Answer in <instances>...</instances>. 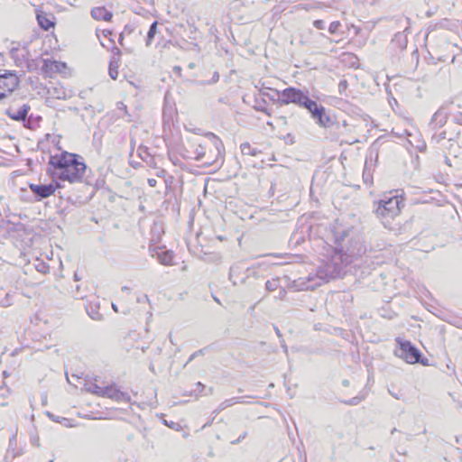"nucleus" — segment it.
I'll list each match as a JSON object with an SVG mask.
<instances>
[{"label": "nucleus", "instance_id": "obj_1", "mask_svg": "<svg viewBox=\"0 0 462 462\" xmlns=\"http://www.w3.org/2000/svg\"><path fill=\"white\" fill-rule=\"evenodd\" d=\"M50 164L57 171L56 175L60 180L70 183L81 181L87 168L85 162L79 160L78 155L67 152L51 156Z\"/></svg>", "mask_w": 462, "mask_h": 462}, {"label": "nucleus", "instance_id": "obj_2", "mask_svg": "<svg viewBox=\"0 0 462 462\" xmlns=\"http://www.w3.org/2000/svg\"><path fill=\"white\" fill-rule=\"evenodd\" d=\"M402 207H403L402 197L398 195L391 197L383 195V197L377 201L374 213L386 227L392 219L399 216Z\"/></svg>", "mask_w": 462, "mask_h": 462}, {"label": "nucleus", "instance_id": "obj_3", "mask_svg": "<svg viewBox=\"0 0 462 462\" xmlns=\"http://www.w3.org/2000/svg\"><path fill=\"white\" fill-rule=\"evenodd\" d=\"M343 271V255L340 253H335L330 260L319 266L317 276L323 282L329 279H335L341 275Z\"/></svg>", "mask_w": 462, "mask_h": 462}, {"label": "nucleus", "instance_id": "obj_4", "mask_svg": "<svg viewBox=\"0 0 462 462\" xmlns=\"http://www.w3.org/2000/svg\"><path fill=\"white\" fill-rule=\"evenodd\" d=\"M399 347L395 350V355L405 360L408 364H415L420 362V352L410 341L401 340L397 338Z\"/></svg>", "mask_w": 462, "mask_h": 462}, {"label": "nucleus", "instance_id": "obj_5", "mask_svg": "<svg viewBox=\"0 0 462 462\" xmlns=\"http://www.w3.org/2000/svg\"><path fill=\"white\" fill-rule=\"evenodd\" d=\"M277 95L281 97V104L288 105L290 103H293L301 107L308 97V95L302 90L292 87L287 88L282 92H277Z\"/></svg>", "mask_w": 462, "mask_h": 462}, {"label": "nucleus", "instance_id": "obj_6", "mask_svg": "<svg viewBox=\"0 0 462 462\" xmlns=\"http://www.w3.org/2000/svg\"><path fill=\"white\" fill-rule=\"evenodd\" d=\"M19 84V79L15 73L6 71L0 75V99L11 94Z\"/></svg>", "mask_w": 462, "mask_h": 462}, {"label": "nucleus", "instance_id": "obj_7", "mask_svg": "<svg viewBox=\"0 0 462 462\" xmlns=\"http://www.w3.org/2000/svg\"><path fill=\"white\" fill-rule=\"evenodd\" d=\"M59 186L52 183L50 184H34L30 183V190L33 193L35 199L40 201L43 199H47L54 194L55 190Z\"/></svg>", "mask_w": 462, "mask_h": 462}, {"label": "nucleus", "instance_id": "obj_8", "mask_svg": "<svg viewBox=\"0 0 462 462\" xmlns=\"http://www.w3.org/2000/svg\"><path fill=\"white\" fill-rule=\"evenodd\" d=\"M10 49L11 58L18 67H23L27 63L29 51L26 46L21 45L19 42H13Z\"/></svg>", "mask_w": 462, "mask_h": 462}, {"label": "nucleus", "instance_id": "obj_9", "mask_svg": "<svg viewBox=\"0 0 462 462\" xmlns=\"http://www.w3.org/2000/svg\"><path fill=\"white\" fill-rule=\"evenodd\" d=\"M102 397H106L118 402H129L131 400L127 393L120 391L115 384L104 386V393Z\"/></svg>", "mask_w": 462, "mask_h": 462}, {"label": "nucleus", "instance_id": "obj_10", "mask_svg": "<svg viewBox=\"0 0 462 462\" xmlns=\"http://www.w3.org/2000/svg\"><path fill=\"white\" fill-rule=\"evenodd\" d=\"M151 255L152 258L157 259L163 265H171L173 255L170 251L163 250L162 248L156 247L150 249Z\"/></svg>", "mask_w": 462, "mask_h": 462}, {"label": "nucleus", "instance_id": "obj_11", "mask_svg": "<svg viewBox=\"0 0 462 462\" xmlns=\"http://www.w3.org/2000/svg\"><path fill=\"white\" fill-rule=\"evenodd\" d=\"M31 107L27 104H23L21 107L14 109V108H9L6 111V115L15 120V121H23L25 120L28 112L30 111Z\"/></svg>", "mask_w": 462, "mask_h": 462}, {"label": "nucleus", "instance_id": "obj_12", "mask_svg": "<svg viewBox=\"0 0 462 462\" xmlns=\"http://www.w3.org/2000/svg\"><path fill=\"white\" fill-rule=\"evenodd\" d=\"M448 119V113L444 106L440 107L433 116L430 121V125L433 128L442 127Z\"/></svg>", "mask_w": 462, "mask_h": 462}, {"label": "nucleus", "instance_id": "obj_13", "mask_svg": "<svg viewBox=\"0 0 462 462\" xmlns=\"http://www.w3.org/2000/svg\"><path fill=\"white\" fill-rule=\"evenodd\" d=\"M65 68V63L48 59L43 60L42 70H44L47 73L61 72Z\"/></svg>", "mask_w": 462, "mask_h": 462}, {"label": "nucleus", "instance_id": "obj_14", "mask_svg": "<svg viewBox=\"0 0 462 462\" xmlns=\"http://www.w3.org/2000/svg\"><path fill=\"white\" fill-rule=\"evenodd\" d=\"M302 107L306 108L311 115V117L315 119L324 110V106H319L316 101L311 100L307 97Z\"/></svg>", "mask_w": 462, "mask_h": 462}, {"label": "nucleus", "instance_id": "obj_15", "mask_svg": "<svg viewBox=\"0 0 462 462\" xmlns=\"http://www.w3.org/2000/svg\"><path fill=\"white\" fill-rule=\"evenodd\" d=\"M91 16L97 21H110L112 13L105 7H95L91 10Z\"/></svg>", "mask_w": 462, "mask_h": 462}, {"label": "nucleus", "instance_id": "obj_16", "mask_svg": "<svg viewBox=\"0 0 462 462\" xmlns=\"http://www.w3.org/2000/svg\"><path fill=\"white\" fill-rule=\"evenodd\" d=\"M314 120L320 127L324 128H333L336 126L337 124L334 123L333 119L329 115L326 114L325 109Z\"/></svg>", "mask_w": 462, "mask_h": 462}, {"label": "nucleus", "instance_id": "obj_17", "mask_svg": "<svg viewBox=\"0 0 462 462\" xmlns=\"http://www.w3.org/2000/svg\"><path fill=\"white\" fill-rule=\"evenodd\" d=\"M335 127L338 131L340 136H344L354 132V125H350L346 120H344L342 124L337 123Z\"/></svg>", "mask_w": 462, "mask_h": 462}, {"label": "nucleus", "instance_id": "obj_18", "mask_svg": "<svg viewBox=\"0 0 462 462\" xmlns=\"http://www.w3.org/2000/svg\"><path fill=\"white\" fill-rule=\"evenodd\" d=\"M87 392L92 393L97 396L102 397L104 393V387L98 385L97 383L89 382L85 385Z\"/></svg>", "mask_w": 462, "mask_h": 462}, {"label": "nucleus", "instance_id": "obj_19", "mask_svg": "<svg viewBox=\"0 0 462 462\" xmlns=\"http://www.w3.org/2000/svg\"><path fill=\"white\" fill-rule=\"evenodd\" d=\"M37 20L39 25L44 30H49L51 27H53L54 25L53 22L51 19L47 18L45 14H37Z\"/></svg>", "mask_w": 462, "mask_h": 462}, {"label": "nucleus", "instance_id": "obj_20", "mask_svg": "<svg viewBox=\"0 0 462 462\" xmlns=\"http://www.w3.org/2000/svg\"><path fill=\"white\" fill-rule=\"evenodd\" d=\"M242 402V397H233V398H230V399H227V400H225L224 402H222L218 408H217V411H223L225 409H226L227 407H230L236 403H239Z\"/></svg>", "mask_w": 462, "mask_h": 462}, {"label": "nucleus", "instance_id": "obj_21", "mask_svg": "<svg viewBox=\"0 0 462 462\" xmlns=\"http://www.w3.org/2000/svg\"><path fill=\"white\" fill-rule=\"evenodd\" d=\"M240 150L244 155L255 156L258 153V151L253 148L248 143H243L240 145Z\"/></svg>", "mask_w": 462, "mask_h": 462}, {"label": "nucleus", "instance_id": "obj_22", "mask_svg": "<svg viewBox=\"0 0 462 462\" xmlns=\"http://www.w3.org/2000/svg\"><path fill=\"white\" fill-rule=\"evenodd\" d=\"M156 32H157V22H153L151 24L150 29H149L148 33H147V39H146V45L147 46H150L152 44V41L154 38V35L156 34Z\"/></svg>", "mask_w": 462, "mask_h": 462}, {"label": "nucleus", "instance_id": "obj_23", "mask_svg": "<svg viewBox=\"0 0 462 462\" xmlns=\"http://www.w3.org/2000/svg\"><path fill=\"white\" fill-rule=\"evenodd\" d=\"M266 290L269 291H273L278 288V281L277 280H272L267 281L265 283Z\"/></svg>", "mask_w": 462, "mask_h": 462}, {"label": "nucleus", "instance_id": "obj_24", "mask_svg": "<svg viewBox=\"0 0 462 462\" xmlns=\"http://www.w3.org/2000/svg\"><path fill=\"white\" fill-rule=\"evenodd\" d=\"M340 26V23L338 21H334L329 24L328 31L330 33H335L338 27Z\"/></svg>", "mask_w": 462, "mask_h": 462}, {"label": "nucleus", "instance_id": "obj_25", "mask_svg": "<svg viewBox=\"0 0 462 462\" xmlns=\"http://www.w3.org/2000/svg\"><path fill=\"white\" fill-rule=\"evenodd\" d=\"M109 76L113 79H116L117 76H118V70H117V67H113V64L110 63V67H109Z\"/></svg>", "mask_w": 462, "mask_h": 462}, {"label": "nucleus", "instance_id": "obj_26", "mask_svg": "<svg viewBox=\"0 0 462 462\" xmlns=\"http://www.w3.org/2000/svg\"><path fill=\"white\" fill-rule=\"evenodd\" d=\"M313 25L319 30H323L325 28V23L323 20L314 21Z\"/></svg>", "mask_w": 462, "mask_h": 462}, {"label": "nucleus", "instance_id": "obj_27", "mask_svg": "<svg viewBox=\"0 0 462 462\" xmlns=\"http://www.w3.org/2000/svg\"><path fill=\"white\" fill-rule=\"evenodd\" d=\"M362 399L363 398L360 397H354L351 400H349L347 403L350 405H357L362 401Z\"/></svg>", "mask_w": 462, "mask_h": 462}, {"label": "nucleus", "instance_id": "obj_28", "mask_svg": "<svg viewBox=\"0 0 462 462\" xmlns=\"http://www.w3.org/2000/svg\"><path fill=\"white\" fill-rule=\"evenodd\" d=\"M201 354H202V350H199V351H197V352L193 353V354L189 356V358L188 362L192 361L195 357H197L198 356H199V355H201Z\"/></svg>", "mask_w": 462, "mask_h": 462}, {"label": "nucleus", "instance_id": "obj_29", "mask_svg": "<svg viewBox=\"0 0 462 462\" xmlns=\"http://www.w3.org/2000/svg\"><path fill=\"white\" fill-rule=\"evenodd\" d=\"M201 354H202V350H199V351H197V352L193 353V354L189 356V358L188 362L192 361L195 357H197L198 356H199V355H201Z\"/></svg>", "mask_w": 462, "mask_h": 462}, {"label": "nucleus", "instance_id": "obj_30", "mask_svg": "<svg viewBox=\"0 0 462 462\" xmlns=\"http://www.w3.org/2000/svg\"><path fill=\"white\" fill-rule=\"evenodd\" d=\"M201 354H202V350H199V351H197V352L193 353V354L189 356V358L188 362L192 361L195 357H197L198 356H199V355H201Z\"/></svg>", "mask_w": 462, "mask_h": 462}, {"label": "nucleus", "instance_id": "obj_31", "mask_svg": "<svg viewBox=\"0 0 462 462\" xmlns=\"http://www.w3.org/2000/svg\"><path fill=\"white\" fill-rule=\"evenodd\" d=\"M148 184L154 188L157 185V180L155 179H148Z\"/></svg>", "mask_w": 462, "mask_h": 462}, {"label": "nucleus", "instance_id": "obj_32", "mask_svg": "<svg viewBox=\"0 0 462 462\" xmlns=\"http://www.w3.org/2000/svg\"><path fill=\"white\" fill-rule=\"evenodd\" d=\"M46 414H47V416H48L51 420H54V421H58V422L60 421V420H58V419H57V418H56L52 413H51L50 411H47V412H46Z\"/></svg>", "mask_w": 462, "mask_h": 462}, {"label": "nucleus", "instance_id": "obj_33", "mask_svg": "<svg viewBox=\"0 0 462 462\" xmlns=\"http://www.w3.org/2000/svg\"><path fill=\"white\" fill-rule=\"evenodd\" d=\"M143 300H145V301H149V298H148V296H147V295H143L142 298H138V299H137V301H138V302H142V301H143Z\"/></svg>", "mask_w": 462, "mask_h": 462}, {"label": "nucleus", "instance_id": "obj_34", "mask_svg": "<svg viewBox=\"0 0 462 462\" xmlns=\"http://www.w3.org/2000/svg\"><path fill=\"white\" fill-rule=\"evenodd\" d=\"M455 121L458 125H462V115L455 118Z\"/></svg>", "mask_w": 462, "mask_h": 462}, {"label": "nucleus", "instance_id": "obj_35", "mask_svg": "<svg viewBox=\"0 0 462 462\" xmlns=\"http://www.w3.org/2000/svg\"><path fill=\"white\" fill-rule=\"evenodd\" d=\"M218 79H219V75H218V73H217V72H215V73H214V76H213V79H212V81H213V82H217V81L218 80Z\"/></svg>", "mask_w": 462, "mask_h": 462}, {"label": "nucleus", "instance_id": "obj_36", "mask_svg": "<svg viewBox=\"0 0 462 462\" xmlns=\"http://www.w3.org/2000/svg\"><path fill=\"white\" fill-rule=\"evenodd\" d=\"M345 142L347 143H354L357 142V140L356 138H353L351 140H345Z\"/></svg>", "mask_w": 462, "mask_h": 462}, {"label": "nucleus", "instance_id": "obj_37", "mask_svg": "<svg viewBox=\"0 0 462 462\" xmlns=\"http://www.w3.org/2000/svg\"><path fill=\"white\" fill-rule=\"evenodd\" d=\"M245 435H246V433H244V435H243V436H241L237 440L233 441L232 443H233V444H236V443H238V442L240 441V439H244V438L245 437Z\"/></svg>", "mask_w": 462, "mask_h": 462}, {"label": "nucleus", "instance_id": "obj_38", "mask_svg": "<svg viewBox=\"0 0 462 462\" xmlns=\"http://www.w3.org/2000/svg\"><path fill=\"white\" fill-rule=\"evenodd\" d=\"M112 308L116 312H118L117 306L115 303H112Z\"/></svg>", "mask_w": 462, "mask_h": 462}, {"label": "nucleus", "instance_id": "obj_39", "mask_svg": "<svg viewBox=\"0 0 462 462\" xmlns=\"http://www.w3.org/2000/svg\"><path fill=\"white\" fill-rule=\"evenodd\" d=\"M197 385L200 388V390L204 389V384H202L200 382L197 383Z\"/></svg>", "mask_w": 462, "mask_h": 462}, {"label": "nucleus", "instance_id": "obj_40", "mask_svg": "<svg viewBox=\"0 0 462 462\" xmlns=\"http://www.w3.org/2000/svg\"><path fill=\"white\" fill-rule=\"evenodd\" d=\"M122 291H127V292H128V291H130V289H129L128 287H126V286H123V287H122Z\"/></svg>", "mask_w": 462, "mask_h": 462}, {"label": "nucleus", "instance_id": "obj_41", "mask_svg": "<svg viewBox=\"0 0 462 462\" xmlns=\"http://www.w3.org/2000/svg\"><path fill=\"white\" fill-rule=\"evenodd\" d=\"M120 52H121V51H120V50H119L118 48H115V53H116V55H119V54H120Z\"/></svg>", "mask_w": 462, "mask_h": 462}, {"label": "nucleus", "instance_id": "obj_42", "mask_svg": "<svg viewBox=\"0 0 462 462\" xmlns=\"http://www.w3.org/2000/svg\"><path fill=\"white\" fill-rule=\"evenodd\" d=\"M123 38H124L123 34H120V37H119V40H118L120 44H122V42H123Z\"/></svg>", "mask_w": 462, "mask_h": 462}, {"label": "nucleus", "instance_id": "obj_43", "mask_svg": "<svg viewBox=\"0 0 462 462\" xmlns=\"http://www.w3.org/2000/svg\"><path fill=\"white\" fill-rule=\"evenodd\" d=\"M275 331H276L277 336H278V337H281L280 330H279L277 328H275Z\"/></svg>", "mask_w": 462, "mask_h": 462}, {"label": "nucleus", "instance_id": "obj_44", "mask_svg": "<svg viewBox=\"0 0 462 462\" xmlns=\"http://www.w3.org/2000/svg\"><path fill=\"white\" fill-rule=\"evenodd\" d=\"M342 85H346V81H340V83H339V88H341V87H342Z\"/></svg>", "mask_w": 462, "mask_h": 462}, {"label": "nucleus", "instance_id": "obj_45", "mask_svg": "<svg viewBox=\"0 0 462 462\" xmlns=\"http://www.w3.org/2000/svg\"><path fill=\"white\" fill-rule=\"evenodd\" d=\"M279 120L282 121V123H286V118L285 117H280Z\"/></svg>", "mask_w": 462, "mask_h": 462}, {"label": "nucleus", "instance_id": "obj_46", "mask_svg": "<svg viewBox=\"0 0 462 462\" xmlns=\"http://www.w3.org/2000/svg\"><path fill=\"white\" fill-rule=\"evenodd\" d=\"M348 383H348V381H347V380H344V381H343V384H344L345 386H347V385H348Z\"/></svg>", "mask_w": 462, "mask_h": 462}, {"label": "nucleus", "instance_id": "obj_47", "mask_svg": "<svg viewBox=\"0 0 462 462\" xmlns=\"http://www.w3.org/2000/svg\"><path fill=\"white\" fill-rule=\"evenodd\" d=\"M439 137H440V138H445V132H442V133L439 134Z\"/></svg>", "mask_w": 462, "mask_h": 462}, {"label": "nucleus", "instance_id": "obj_48", "mask_svg": "<svg viewBox=\"0 0 462 462\" xmlns=\"http://www.w3.org/2000/svg\"><path fill=\"white\" fill-rule=\"evenodd\" d=\"M107 34H110V32H109V31H107V32H104V35H105V36H107Z\"/></svg>", "mask_w": 462, "mask_h": 462}, {"label": "nucleus", "instance_id": "obj_49", "mask_svg": "<svg viewBox=\"0 0 462 462\" xmlns=\"http://www.w3.org/2000/svg\"><path fill=\"white\" fill-rule=\"evenodd\" d=\"M42 268H45V265L40 266V272H43Z\"/></svg>", "mask_w": 462, "mask_h": 462}, {"label": "nucleus", "instance_id": "obj_50", "mask_svg": "<svg viewBox=\"0 0 462 462\" xmlns=\"http://www.w3.org/2000/svg\"><path fill=\"white\" fill-rule=\"evenodd\" d=\"M42 268H45V265L40 266V272H43Z\"/></svg>", "mask_w": 462, "mask_h": 462}, {"label": "nucleus", "instance_id": "obj_51", "mask_svg": "<svg viewBox=\"0 0 462 462\" xmlns=\"http://www.w3.org/2000/svg\"><path fill=\"white\" fill-rule=\"evenodd\" d=\"M42 268H45V265L40 266V272H43Z\"/></svg>", "mask_w": 462, "mask_h": 462}, {"label": "nucleus", "instance_id": "obj_52", "mask_svg": "<svg viewBox=\"0 0 462 462\" xmlns=\"http://www.w3.org/2000/svg\"><path fill=\"white\" fill-rule=\"evenodd\" d=\"M282 347H283L284 351L287 352V346L285 345H282Z\"/></svg>", "mask_w": 462, "mask_h": 462}, {"label": "nucleus", "instance_id": "obj_53", "mask_svg": "<svg viewBox=\"0 0 462 462\" xmlns=\"http://www.w3.org/2000/svg\"><path fill=\"white\" fill-rule=\"evenodd\" d=\"M393 433H396V429H393V430H392V434H393Z\"/></svg>", "mask_w": 462, "mask_h": 462}, {"label": "nucleus", "instance_id": "obj_54", "mask_svg": "<svg viewBox=\"0 0 462 462\" xmlns=\"http://www.w3.org/2000/svg\"><path fill=\"white\" fill-rule=\"evenodd\" d=\"M345 262H346V263H343V265L348 263L347 259H345Z\"/></svg>", "mask_w": 462, "mask_h": 462}, {"label": "nucleus", "instance_id": "obj_55", "mask_svg": "<svg viewBox=\"0 0 462 462\" xmlns=\"http://www.w3.org/2000/svg\"><path fill=\"white\" fill-rule=\"evenodd\" d=\"M182 270H183V271L187 270V267H186V266H183V267H182Z\"/></svg>", "mask_w": 462, "mask_h": 462}, {"label": "nucleus", "instance_id": "obj_56", "mask_svg": "<svg viewBox=\"0 0 462 462\" xmlns=\"http://www.w3.org/2000/svg\"><path fill=\"white\" fill-rule=\"evenodd\" d=\"M2 55V53L0 52V56Z\"/></svg>", "mask_w": 462, "mask_h": 462}]
</instances>
